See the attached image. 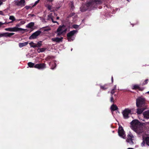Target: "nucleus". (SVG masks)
I'll return each mask as SVG.
<instances>
[{"mask_svg":"<svg viewBox=\"0 0 149 149\" xmlns=\"http://www.w3.org/2000/svg\"><path fill=\"white\" fill-rule=\"evenodd\" d=\"M79 25L76 24H74L72 25V27L74 29H77L78 28Z\"/></svg>","mask_w":149,"mask_h":149,"instance_id":"obj_35","label":"nucleus"},{"mask_svg":"<svg viewBox=\"0 0 149 149\" xmlns=\"http://www.w3.org/2000/svg\"><path fill=\"white\" fill-rule=\"evenodd\" d=\"M41 31L40 30H38L33 33L29 37L30 39H32L36 38L41 33Z\"/></svg>","mask_w":149,"mask_h":149,"instance_id":"obj_11","label":"nucleus"},{"mask_svg":"<svg viewBox=\"0 0 149 149\" xmlns=\"http://www.w3.org/2000/svg\"><path fill=\"white\" fill-rule=\"evenodd\" d=\"M106 85H105L104 86H100V88L101 89H102L103 90H105L108 87H106Z\"/></svg>","mask_w":149,"mask_h":149,"instance_id":"obj_32","label":"nucleus"},{"mask_svg":"<svg viewBox=\"0 0 149 149\" xmlns=\"http://www.w3.org/2000/svg\"><path fill=\"white\" fill-rule=\"evenodd\" d=\"M28 44V42H25L23 43H19V46L21 48L26 45Z\"/></svg>","mask_w":149,"mask_h":149,"instance_id":"obj_18","label":"nucleus"},{"mask_svg":"<svg viewBox=\"0 0 149 149\" xmlns=\"http://www.w3.org/2000/svg\"><path fill=\"white\" fill-rule=\"evenodd\" d=\"M34 67L38 69H43L46 68V65L44 63L37 64L34 66Z\"/></svg>","mask_w":149,"mask_h":149,"instance_id":"obj_14","label":"nucleus"},{"mask_svg":"<svg viewBox=\"0 0 149 149\" xmlns=\"http://www.w3.org/2000/svg\"><path fill=\"white\" fill-rule=\"evenodd\" d=\"M15 3L18 6L23 7L25 5L24 0H17L15 1Z\"/></svg>","mask_w":149,"mask_h":149,"instance_id":"obj_12","label":"nucleus"},{"mask_svg":"<svg viewBox=\"0 0 149 149\" xmlns=\"http://www.w3.org/2000/svg\"><path fill=\"white\" fill-rule=\"evenodd\" d=\"M59 18V17H56V19H58Z\"/></svg>","mask_w":149,"mask_h":149,"instance_id":"obj_49","label":"nucleus"},{"mask_svg":"<svg viewBox=\"0 0 149 149\" xmlns=\"http://www.w3.org/2000/svg\"><path fill=\"white\" fill-rule=\"evenodd\" d=\"M147 93L149 94V91L147 92Z\"/></svg>","mask_w":149,"mask_h":149,"instance_id":"obj_50","label":"nucleus"},{"mask_svg":"<svg viewBox=\"0 0 149 149\" xmlns=\"http://www.w3.org/2000/svg\"><path fill=\"white\" fill-rule=\"evenodd\" d=\"M14 34L15 33H5V36L10 37L11 36L14 35Z\"/></svg>","mask_w":149,"mask_h":149,"instance_id":"obj_23","label":"nucleus"},{"mask_svg":"<svg viewBox=\"0 0 149 149\" xmlns=\"http://www.w3.org/2000/svg\"><path fill=\"white\" fill-rule=\"evenodd\" d=\"M42 29H43V30L44 31H49L51 30V29L49 27H43Z\"/></svg>","mask_w":149,"mask_h":149,"instance_id":"obj_30","label":"nucleus"},{"mask_svg":"<svg viewBox=\"0 0 149 149\" xmlns=\"http://www.w3.org/2000/svg\"><path fill=\"white\" fill-rule=\"evenodd\" d=\"M115 91L113 90H112L111 92V95H113L115 93Z\"/></svg>","mask_w":149,"mask_h":149,"instance_id":"obj_41","label":"nucleus"},{"mask_svg":"<svg viewBox=\"0 0 149 149\" xmlns=\"http://www.w3.org/2000/svg\"><path fill=\"white\" fill-rule=\"evenodd\" d=\"M32 8V7H31V6H26L25 7V8L27 10H28L30 8Z\"/></svg>","mask_w":149,"mask_h":149,"instance_id":"obj_36","label":"nucleus"},{"mask_svg":"<svg viewBox=\"0 0 149 149\" xmlns=\"http://www.w3.org/2000/svg\"><path fill=\"white\" fill-rule=\"evenodd\" d=\"M130 124L131 128L137 134H140L143 132V125L138 120H133Z\"/></svg>","mask_w":149,"mask_h":149,"instance_id":"obj_2","label":"nucleus"},{"mask_svg":"<svg viewBox=\"0 0 149 149\" xmlns=\"http://www.w3.org/2000/svg\"><path fill=\"white\" fill-rule=\"evenodd\" d=\"M145 99L143 97H140L136 100V105L138 107H141L143 106L145 104Z\"/></svg>","mask_w":149,"mask_h":149,"instance_id":"obj_4","label":"nucleus"},{"mask_svg":"<svg viewBox=\"0 0 149 149\" xmlns=\"http://www.w3.org/2000/svg\"><path fill=\"white\" fill-rule=\"evenodd\" d=\"M127 138L126 140V141L127 142L129 143V144L131 145H132L134 144L133 142L132 139L134 138V137L132 134L130 132L128 134L127 136Z\"/></svg>","mask_w":149,"mask_h":149,"instance_id":"obj_9","label":"nucleus"},{"mask_svg":"<svg viewBox=\"0 0 149 149\" xmlns=\"http://www.w3.org/2000/svg\"><path fill=\"white\" fill-rule=\"evenodd\" d=\"M116 85H115L114 86V87L112 89V90H116Z\"/></svg>","mask_w":149,"mask_h":149,"instance_id":"obj_43","label":"nucleus"},{"mask_svg":"<svg viewBox=\"0 0 149 149\" xmlns=\"http://www.w3.org/2000/svg\"><path fill=\"white\" fill-rule=\"evenodd\" d=\"M48 2H52L54 0H47Z\"/></svg>","mask_w":149,"mask_h":149,"instance_id":"obj_44","label":"nucleus"},{"mask_svg":"<svg viewBox=\"0 0 149 149\" xmlns=\"http://www.w3.org/2000/svg\"><path fill=\"white\" fill-rule=\"evenodd\" d=\"M123 117L125 119L129 118V115L132 113V110L129 109H125L122 112Z\"/></svg>","mask_w":149,"mask_h":149,"instance_id":"obj_6","label":"nucleus"},{"mask_svg":"<svg viewBox=\"0 0 149 149\" xmlns=\"http://www.w3.org/2000/svg\"><path fill=\"white\" fill-rule=\"evenodd\" d=\"M49 65L51 66V69L53 70L56 66V64L54 62H53L52 63H49Z\"/></svg>","mask_w":149,"mask_h":149,"instance_id":"obj_19","label":"nucleus"},{"mask_svg":"<svg viewBox=\"0 0 149 149\" xmlns=\"http://www.w3.org/2000/svg\"><path fill=\"white\" fill-rule=\"evenodd\" d=\"M47 8L48 9L51 11H53L54 10L52 9V6H51L48 5L47 6Z\"/></svg>","mask_w":149,"mask_h":149,"instance_id":"obj_31","label":"nucleus"},{"mask_svg":"<svg viewBox=\"0 0 149 149\" xmlns=\"http://www.w3.org/2000/svg\"><path fill=\"white\" fill-rule=\"evenodd\" d=\"M146 143L145 139H143V141L141 143V145L143 147L145 146Z\"/></svg>","mask_w":149,"mask_h":149,"instance_id":"obj_33","label":"nucleus"},{"mask_svg":"<svg viewBox=\"0 0 149 149\" xmlns=\"http://www.w3.org/2000/svg\"><path fill=\"white\" fill-rule=\"evenodd\" d=\"M118 133L120 136L123 139H125L126 135L124 130L122 126H119Z\"/></svg>","mask_w":149,"mask_h":149,"instance_id":"obj_7","label":"nucleus"},{"mask_svg":"<svg viewBox=\"0 0 149 149\" xmlns=\"http://www.w3.org/2000/svg\"><path fill=\"white\" fill-rule=\"evenodd\" d=\"M59 8H60V7H58V8H56V9H55V10L56 11V10H58Z\"/></svg>","mask_w":149,"mask_h":149,"instance_id":"obj_47","label":"nucleus"},{"mask_svg":"<svg viewBox=\"0 0 149 149\" xmlns=\"http://www.w3.org/2000/svg\"><path fill=\"white\" fill-rule=\"evenodd\" d=\"M3 36H5V33L0 34V37Z\"/></svg>","mask_w":149,"mask_h":149,"instance_id":"obj_38","label":"nucleus"},{"mask_svg":"<svg viewBox=\"0 0 149 149\" xmlns=\"http://www.w3.org/2000/svg\"><path fill=\"white\" fill-rule=\"evenodd\" d=\"M72 49H71V51L72 50Z\"/></svg>","mask_w":149,"mask_h":149,"instance_id":"obj_51","label":"nucleus"},{"mask_svg":"<svg viewBox=\"0 0 149 149\" xmlns=\"http://www.w3.org/2000/svg\"><path fill=\"white\" fill-rule=\"evenodd\" d=\"M29 44L31 47L33 48L37 47L36 46V44L33 43V42H31L29 43Z\"/></svg>","mask_w":149,"mask_h":149,"instance_id":"obj_25","label":"nucleus"},{"mask_svg":"<svg viewBox=\"0 0 149 149\" xmlns=\"http://www.w3.org/2000/svg\"><path fill=\"white\" fill-rule=\"evenodd\" d=\"M139 88V85L137 84L133 85L132 86V88L133 89H137Z\"/></svg>","mask_w":149,"mask_h":149,"instance_id":"obj_22","label":"nucleus"},{"mask_svg":"<svg viewBox=\"0 0 149 149\" xmlns=\"http://www.w3.org/2000/svg\"><path fill=\"white\" fill-rule=\"evenodd\" d=\"M28 65L29 66L30 68H33V67H34V63H32V62H29L28 63Z\"/></svg>","mask_w":149,"mask_h":149,"instance_id":"obj_27","label":"nucleus"},{"mask_svg":"<svg viewBox=\"0 0 149 149\" xmlns=\"http://www.w3.org/2000/svg\"><path fill=\"white\" fill-rule=\"evenodd\" d=\"M3 1H3V0H0V6L2 4Z\"/></svg>","mask_w":149,"mask_h":149,"instance_id":"obj_45","label":"nucleus"},{"mask_svg":"<svg viewBox=\"0 0 149 149\" xmlns=\"http://www.w3.org/2000/svg\"><path fill=\"white\" fill-rule=\"evenodd\" d=\"M145 141L146 145L149 146V137H147L145 138Z\"/></svg>","mask_w":149,"mask_h":149,"instance_id":"obj_26","label":"nucleus"},{"mask_svg":"<svg viewBox=\"0 0 149 149\" xmlns=\"http://www.w3.org/2000/svg\"><path fill=\"white\" fill-rule=\"evenodd\" d=\"M22 25L19 23L16 25V26L15 27H17L18 28H19L18 27Z\"/></svg>","mask_w":149,"mask_h":149,"instance_id":"obj_37","label":"nucleus"},{"mask_svg":"<svg viewBox=\"0 0 149 149\" xmlns=\"http://www.w3.org/2000/svg\"><path fill=\"white\" fill-rule=\"evenodd\" d=\"M73 8H74L73 3H71V8L73 10Z\"/></svg>","mask_w":149,"mask_h":149,"instance_id":"obj_40","label":"nucleus"},{"mask_svg":"<svg viewBox=\"0 0 149 149\" xmlns=\"http://www.w3.org/2000/svg\"><path fill=\"white\" fill-rule=\"evenodd\" d=\"M111 81L112 82H113V77H111Z\"/></svg>","mask_w":149,"mask_h":149,"instance_id":"obj_48","label":"nucleus"},{"mask_svg":"<svg viewBox=\"0 0 149 149\" xmlns=\"http://www.w3.org/2000/svg\"><path fill=\"white\" fill-rule=\"evenodd\" d=\"M39 1L40 0H38L37 1H36L34 3V4L32 6V7H33L34 6H36L39 3Z\"/></svg>","mask_w":149,"mask_h":149,"instance_id":"obj_34","label":"nucleus"},{"mask_svg":"<svg viewBox=\"0 0 149 149\" xmlns=\"http://www.w3.org/2000/svg\"><path fill=\"white\" fill-rule=\"evenodd\" d=\"M46 49V48H40L38 49L37 51L39 53L45 51Z\"/></svg>","mask_w":149,"mask_h":149,"instance_id":"obj_20","label":"nucleus"},{"mask_svg":"<svg viewBox=\"0 0 149 149\" xmlns=\"http://www.w3.org/2000/svg\"><path fill=\"white\" fill-rule=\"evenodd\" d=\"M110 101H111V102H113V95H111Z\"/></svg>","mask_w":149,"mask_h":149,"instance_id":"obj_42","label":"nucleus"},{"mask_svg":"<svg viewBox=\"0 0 149 149\" xmlns=\"http://www.w3.org/2000/svg\"><path fill=\"white\" fill-rule=\"evenodd\" d=\"M63 38L62 37H61L60 38L56 37L52 38L51 39V40L52 42L59 43L62 42Z\"/></svg>","mask_w":149,"mask_h":149,"instance_id":"obj_13","label":"nucleus"},{"mask_svg":"<svg viewBox=\"0 0 149 149\" xmlns=\"http://www.w3.org/2000/svg\"><path fill=\"white\" fill-rule=\"evenodd\" d=\"M18 21H21L19 23L21 25H22L24 24L25 22L26 21L24 19H19L18 20Z\"/></svg>","mask_w":149,"mask_h":149,"instance_id":"obj_28","label":"nucleus"},{"mask_svg":"<svg viewBox=\"0 0 149 149\" xmlns=\"http://www.w3.org/2000/svg\"><path fill=\"white\" fill-rule=\"evenodd\" d=\"M34 24V22H31L27 24L26 25V27L27 28H31L33 26Z\"/></svg>","mask_w":149,"mask_h":149,"instance_id":"obj_17","label":"nucleus"},{"mask_svg":"<svg viewBox=\"0 0 149 149\" xmlns=\"http://www.w3.org/2000/svg\"><path fill=\"white\" fill-rule=\"evenodd\" d=\"M78 32L77 30H74L70 31L69 33L67 34L68 39L69 41H73L75 37L74 36V34L77 33Z\"/></svg>","mask_w":149,"mask_h":149,"instance_id":"obj_5","label":"nucleus"},{"mask_svg":"<svg viewBox=\"0 0 149 149\" xmlns=\"http://www.w3.org/2000/svg\"><path fill=\"white\" fill-rule=\"evenodd\" d=\"M9 19L12 20V21L9 23H12V22L15 21V17L13 16H10L9 17Z\"/></svg>","mask_w":149,"mask_h":149,"instance_id":"obj_24","label":"nucleus"},{"mask_svg":"<svg viewBox=\"0 0 149 149\" xmlns=\"http://www.w3.org/2000/svg\"><path fill=\"white\" fill-rule=\"evenodd\" d=\"M102 0H89L85 4H83L80 8L81 12H84L87 10H90L96 8L97 4L102 3Z\"/></svg>","mask_w":149,"mask_h":149,"instance_id":"obj_1","label":"nucleus"},{"mask_svg":"<svg viewBox=\"0 0 149 149\" xmlns=\"http://www.w3.org/2000/svg\"><path fill=\"white\" fill-rule=\"evenodd\" d=\"M144 118L147 119L149 118V111H145L143 113Z\"/></svg>","mask_w":149,"mask_h":149,"instance_id":"obj_16","label":"nucleus"},{"mask_svg":"<svg viewBox=\"0 0 149 149\" xmlns=\"http://www.w3.org/2000/svg\"><path fill=\"white\" fill-rule=\"evenodd\" d=\"M5 30L10 32H17L24 31V29L22 28H18L17 27H13L7 28L5 29Z\"/></svg>","mask_w":149,"mask_h":149,"instance_id":"obj_8","label":"nucleus"},{"mask_svg":"<svg viewBox=\"0 0 149 149\" xmlns=\"http://www.w3.org/2000/svg\"><path fill=\"white\" fill-rule=\"evenodd\" d=\"M67 30V28L64 25L60 26L57 30L56 33L57 34V36H59L65 33Z\"/></svg>","mask_w":149,"mask_h":149,"instance_id":"obj_3","label":"nucleus"},{"mask_svg":"<svg viewBox=\"0 0 149 149\" xmlns=\"http://www.w3.org/2000/svg\"><path fill=\"white\" fill-rule=\"evenodd\" d=\"M57 15L54 13H50L47 16V19L49 20H51L53 23H57L58 24L57 21H55L54 20V16H56Z\"/></svg>","mask_w":149,"mask_h":149,"instance_id":"obj_10","label":"nucleus"},{"mask_svg":"<svg viewBox=\"0 0 149 149\" xmlns=\"http://www.w3.org/2000/svg\"><path fill=\"white\" fill-rule=\"evenodd\" d=\"M144 109L143 108L138 109H137V113L138 114H141L143 111Z\"/></svg>","mask_w":149,"mask_h":149,"instance_id":"obj_21","label":"nucleus"},{"mask_svg":"<svg viewBox=\"0 0 149 149\" xmlns=\"http://www.w3.org/2000/svg\"><path fill=\"white\" fill-rule=\"evenodd\" d=\"M0 15H4L2 11H0Z\"/></svg>","mask_w":149,"mask_h":149,"instance_id":"obj_46","label":"nucleus"},{"mask_svg":"<svg viewBox=\"0 0 149 149\" xmlns=\"http://www.w3.org/2000/svg\"><path fill=\"white\" fill-rule=\"evenodd\" d=\"M42 41H40L38 42L36 44L37 47H40L42 46V44L41 43Z\"/></svg>","mask_w":149,"mask_h":149,"instance_id":"obj_29","label":"nucleus"},{"mask_svg":"<svg viewBox=\"0 0 149 149\" xmlns=\"http://www.w3.org/2000/svg\"><path fill=\"white\" fill-rule=\"evenodd\" d=\"M148 79H146L145 80V83H143V84H142V85H145L146 84H147L148 83Z\"/></svg>","mask_w":149,"mask_h":149,"instance_id":"obj_39","label":"nucleus"},{"mask_svg":"<svg viewBox=\"0 0 149 149\" xmlns=\"http://www.w3.org/2000/svg\"><path fill=\"white\" fill-rule=\"evenodd\" d=\"M111 110L112 111V113H113V111L115 110H116V112L117 113L118 112V113H119L118 111L117 110L118 108L117 106L114 104H113L111 105Z\"/></svg>","mask_w":149,"mask_h":149,"instance_id":"obj_15","label":"nucleus"}]
</instances>
